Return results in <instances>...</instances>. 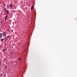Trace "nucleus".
<instances>
[{
	"instance_id": "f257e3e1",
	"label": "nucleus",
	"mask_w": 77,
	"mask_h": 77,
	"mask_svg": "<svg viewBox=\"0 0 77 77\" xmlns=\"http://www.w3.org/2000/svg\"><path fill=\"white\" fill-rule=\"evenodd\" d=\"M1 35H2L3 36H5V32H4V33H1Z\"/></svg>"
},
{
	"instance_id": "f03ea898",
	"label": "nucleus",
	"mask_w": 77,
	"mask_h": 77,
	"mask_svg": "<svg viewBox=\"0 0 77 77\" xmlns=\"http://www.w3.org/2000/svg\"><path fill=\"white\" fill-rule=\"evenodd\" d=\"M33 5H32V7L31 8V11H32V10H33Z\"/></svg>"
},
{
	"instance_id": "7ed1b4c3",
	"label": "nucleus",
	"mask_w": 77,
	"mask_h": 77,
	"mask_svg": "<svg viewBox=\"0 0 77 77\" xmlns=\"http://www.w3.org/2000/svg\"><path fill=\"white\" fill-rule=\"evenodd\" d=\"M4 39H5V38H4V39L2 38L1 39V42H3V40H4Z\"/></svg>"
},
{
	"instance_id": "20e7f679",
	"label": "nucleus",
	"mask_w": 77,
	"mask_h": 77,
	"mask_svg": "<svg viewBox=\"0 0 77 77\" xmlns=\"http://www.w3.org/2000/svg\"><path fill=\"white\" fill-rule=\"evenodd\" d=\"M5 11L6 12V13H7V14H6V15H8V14H9V13H8V11L7 10L6 11Z\"/></svg>"
},
{
	"instance_id": "39448f33",
	"label": "nucleus",
	"mask_w": 77,
	"mask_h": 77,
	"mask_svg": "<svg viewBox=\"0 0 77 77\" xmlns=\"http://www.w3.org/2000/svg\"><path fill=\"white\" fill-rule=\"evenodd\" d=\"M18 60H21V58H20V57H19V58L18 59Z\"/></svg>"
},
{
	"instance_id": "423d86ee",
	"label": "nucleus",
	"mask_w": 77,
	"mask_h": 77,
	"mask_svg": "<svg viewBox=\"0 0 77 77\" xmlns=\"http://www.w3.org/2000/svg\"><path fill=\"white\" fill-rule=\"evenodd\" d=\"M2 35H1V34H0V38H2Z\"/></svg>"
},
{
	"instance_id": "0eeeda50",
	"label": "nucleus",
	"mask_w": 77,
	"mask_h": 77,
	"mask_svg": "<svg viewBox=\"0 0 77 77\" xmlns=\"http://www.w3.org/2000/svg\"><path fill=\"white\" fill-rule=\"evenodd\" d=\"M6 49H5V50H3V51H6Z\"/></svg>"
},
{
	"instance_id": "6e6552de",
	"label": "nucleus",
	"mask_w": 77,
	"mask_h": 77,
	"mask_svg": "<svg viewBox=\"0 0 77 77\" xmlns=\"http://www.w3.org/2000/svg\"><path fill=\"white\" fill-rule=\"evenodd\" d=\"M10 7H12V5H11V4H10Z\"/></svg>"
},
{
	"instance_id": "1a4fd4ad",
	"label": "nucleus",
	"mask_w": 77,
	"mask_h": 77,
	"mask_svg": "<svg viewBox=\"0 0 77 77\" xmlns=\"http://www.w3.org/2000/svg\"><path fill=\"white\" fill-rule=\"evenodd\" d=\"M8 17V16H6V17H5V18H6L7 19V18Z\"/></svg>"
},
{
	"instance_id": "9d476101",
	"label": "nucleus",
	"mask_w": 77,
	"mask_h": 77,
	"mask_svg": "<svg viewBox=\"0 0 77 77\" xmlns=\"http://www.w3.org/2000/svg\"><path fill=\"white\" fill-rule=\"evenodd\" d=\"M7 38H10V37L9 36V35H8V36H7Z\"/></svg>"
},
{
	"instance_id": "9b49d317",
	"label": "nucleus",
	"mask_w": 77,
	"mask_h": 77,
	"mask_svg": "<svg viewBox=\"0 0 77 77\" xmlns=\"http://www.w3.org/2000/svg\"><path fill=\"white\" fill-rule=\"evenodd\" d=\"M6 19H7L6 18H5V21H6Z\"/></svg>"
},
{
	"instance_id": "f8f14e48",
	"label": "nucleus",
	"mask_w": 77,
	"mask_h": 77,
	"mask_svg": "<svg viewBox=\"0 0 77 77\" xmlns=\"http://www.w3.org/2000/svg\"><path fill=\"white\" fill-rule=\"evenodd\" d=\"M2 75H3V74H1L0 75V77H1V76Z\"/></svg>"
},
{
	"instance_id": "ddd939ff",
	"label": "nucleus",
	"mask_w": 77,
	"mask_h": 77,
	"mask_svg": "<svg viewBox=\"0 0 77 77\" xmlns=\"http://www.w3.org/2000/svg\"><path fill=\"white\" fill-rule=\"evenodd\" d=\"M4 9L5 10V11H7V10H6V8H4Z\"/></svg>"
},
{
	"instance_id": "4468645a",
	"label": "nucleus",
	"mask_w": 77,
	"mask_h": 77,
	"mask_svg": "<svg viewBox=\"0 0 77 77\" xmlns=\"http://www.w3.org/2000/svg\"><path fill=\"white\" fill-rule=\"evenodd\" d=\"M1 23H3V22L1 21Z\"/></svg>"
},
{
	"instance_id": "2eb2a0df",
	"label": "nucleus",
	"mask_w": 77,
	"mask_h": 77,
	"mask_svg": "<svg viewBox=\"0 0 77 77\" xmlns=\"http://www.w3.org/2000/svg\"><path fill=\"white\" fill-rule=\"evenodd\" d=\"M4 59H5V60H6V58H4Z\"/></svg>"
},
{
	"instance_id": "dca6fc26",
	"label": "nucleus",
	"mask_w": 77,
	"mask_h": 77,
	"mask_svg": "<svg viewBox=\"0 0 77 77\" xmlns=\"http://www.w3.org/2000/svg\"><path fill=\"white\" fill-rule=\"evenodd\" d=\"M4 6H6V5H5V4H4Z\"/></svg>"
},
{
	"instance_id": "f3484780",
	"label": "nucleus",
	"mask_w": 77,
	"mask_h": 77,
	"mask_svg": "<svg viewBox=\"0 0 77 77\" xmlns=\"http://www.w3.org/2000/svg\"><path fill=\"white\" fill-rule=\"evenodd\" d=\"M5 67V69H6V66Z\"/></svg>"
},
{
	"instance_id": "a211bd4d",
	"label": "nucleus",
	"mask_w": 77,
	"mask_h": 77,
	"mask_svg": "<svg viewBox=\"0 0 77 77\" xmlns=\"http://www.w3.org/2000/svg\"><path fill=\"white\" fill-rule=\"evenodd\" d=\"M7 8H8V9H9V8H8V6H7Z\"/></svg>"
}]
</instances>
